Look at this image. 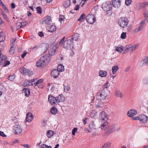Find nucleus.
Here are the masks:
<instances>
[{
	"instance_id": "1",
	"label": "nucleus",
	"mask_w": 148,
	"mask_h": 148,
	"mask_svg": "<svg viewBox=\"0 0 148 148\" xmlns=\"http://www.w3.org/2000/svg\"><path fill=\"white\" fill-rule=\"evenodd\" d=\"M115 126L116 125L115 124L110 125L108 122L106 121L101 125L100 127L102 130L105 131L104 135H109L115 132Z\"/></svg>"
},
{
	"instance_id": "2",
	"label": "nucleus",
	"mask_w": 148,
	"mask_h": 148,
	"mask_svg": "<svg viewBox=\"0 0 148 148\" xmlns=\"http://www.w3.org/2000/svg\"><path fill=\"white\" fill-rule=\"evenodd\" d=\"M78 39V34H75L71 37H68L64 44V47L66 48H73L74 44L73 41L77 40Z\"/></svg>"
},
{
	"instance_id": "3",
	"label": "nucleus",
	"mask_w": 148,
	"mask_h": 148,
	"mask_svg": "<svg viewBox=\"0 0 148 148\" xmlns=\"http://www.w3.org/2000/svg\"><path fill=\"white\" fill-rule=\"evenodd\" d=\"M129 23V21L127 18L122 17L118 21V24L119 26L124 29L127 26Z\"/></svg>"
},
{
	"instance_id": "4",
	"label": "nucleus",
	"mask_w": 148,
	"mask_h": 148,
	"mask_svg": "<svg viewBox=\"0 0 148 148\" xmlns=\"http://www.w3.org/2000/svg\"><path fill=\"white\" fill-rule=\"evenodd\" d=\"M106 96V94L105 92V90H103L97 93L96 97L97 100L101 101L105 99Z\"/></svg>"
},
{
	"instance_id": "5",
	"label": "nucleus",
	"mask_w": 148,
	"mask_h": 148,
	"mask_svg": "<svg viewBox=\"0 0 148 148\" xmlns=\"http://www.w3.org/2000/svg\"><path fill=\"white\" fill-rule=\"evenodd\" d=\"M86 19L90 24H93L96 21L95 16L92 14H89L86 16Z\"/></svg>"
},
{
	"instance_id": "6",
	"label": "nucleus",
	"mask_w": 148,
	"mask_h": 148,
	"mask_svg": "<svg viewBox=\"0 0 148 148\" xmlns=\"http://www.w3.org/2000/svg\"><path fill=\"white\" fill-rule=\"evenodd\" d=\"M51 56L48 54H45L41 58V60L44 62L46 66L49 62L51 60Z\"/></svg>"
},
{
	"instance_id": "7",
	"label": "nucleus",
	"mask_w": 148,
	"mask_h": 148,
	"mask_svg": "<svg viewBox=\"0 0 148 148\" xmlns=\"http://www.w3.org/2000/svg\"><path fill=\"white\" fill-rule=\"evenodd\" d=\"M102 8L104 11H110L112 8V5L110 2H107L102 5Z\"/></svg>"
},
{
	"instance_id": "8",
	"label": "nucleus",
	"mask_w": 148,
	"mask_h": 148,
	"mask_svg": "<svg viewBox=\"0 0 148 148\" xmlns=\"http://www.w3.org/2000/svg\"><path fill=\"white\" fill-rule=\"evenodd\" d=\"M20 71L21 73L24 75L30 76L33 74L32 71H30L26 68L23 67L21 68L20 69Z\"/></svg>"
},
{
	"instance_id": "9",
	"label": "nucleus",
	"mask_w": 148,
	"mask_h": 148,
	"mask_svg": "<svg viewBox=\"0 0 148 148\" xmlns=\"http://www.w3.org/2000/svg\"><path fill=\"white\" fill-rule=\"evenodd\" d=\"M37 80V78L33 79L31 80H28L25 81L24 83V85L25 86H28L34 85V82Z\"/></svg>"
},
{
	"instance_id": "10",
	"label": "nucleus",
	"mask_w": 148,
	"mask_h": 148,
	"mask_svg": "<svg viewBox=\"0 0 148 148\" xmlns=\"http://www.w3.org/2000/svg\"><path fill=\"white\" fill-rule=\"evenodd\" d=\"M57 49V47L55 45L51 46L50 49L49 51V54L50 56H53L55 55L56 53V50Z\"/></svg>"
},
{
	"instance_id": "11",
	"label": "nucleus",
	"mask_w": 148,
	"mask_h": 148,
	"mask_svg": "<svg viewBox=\"0 0 148 148\" xmlns=\"http://www.w3.org/2000/svg\"><path fill=\"white\" fill-rule=\"evenodd\" d=\"M42 24L45 23L46 24L49 25L52 23L51 18L50 16H47L45 17L43 20Z\"/></svg>"
},
{
	"instance_id": "12",
	"label": "nucleus",
	"mask_w": 148,
	"mask_h": 148,
	"mask_svg": "<svg viewBox=\"0 0 148 148\" xmlns=\"http://www.w3.org/2000/svg\"><path fill=\"white\" fill-rule=\"evenodd\" d=\"M48 101L51 105H54L57 102L56 99L52 95H49L48 98Z\"/></svg>"
},
{
	"instance_id": "13",
	"label": "nucleus",
	"mask_w": 148,
	"mask_h": 148,
	"mask_svg": "<svg viewBox=\"0 0 148 148\" xmlns=\"http://www.w3.org/2000/svg\"><path fill=\"white\" fill-rule=\"evenodd\" d=\"M99 119L100 120L106 121L108 119V115L104 111L102 112L99 115Z\"/></svg>"
},
{
	"instance_id": "14",
	"label": "nucleus",
	"mask_w": 148,
	"mask_h": 148,
	"mask_svg": "<svg viewBox=\"0 0 148 148\" xmlns=\"http://www.w3.org/2000/svg\"><path fill=\"white\" fill-rule=\"evenodd\" d=\"M137 113L136 110L131 109L129 110L127 113V115L130 117H132L135 115Z\"/></svg>"
},
{
	"instance_id": "15",
	"label": "nucleus",
	"mask_w": 148,
	"mask_h": 148,
	"mask_svg": "<svg viewBox=\"0 0 148 148\" xmlns=\"http://www.w3.org/2000/svg\"><path fill=\"white\" fill-rule=\"evenodd\" d=\"M140 122L143 123H145L147 121L148 117L144 114H141L139 116Z\"/></svg>"
},
{
	"instance_id": "16",
	"label": "nucleus",
	"mask_w": 148,
	"mask_h": 148,
	"mask_svg": "<svg viewBox=\"0 0 148 148\" xmlns=\"http://www.w3.org/2000/svg\"><path fill=\"white\" fill-rule=\"evenodd\" d=\"M112 4L114 7L118 8L121 6V0H112Z\"/></svg>"
},
{
	"instance_id": "17",
	"label": "nucleus",
	"mask_w": 148,
	"mask_h": 148,
	"mask_svg": "<svg viewBox=\"0 0 148 148\" xmlns=\"http://www.w3.org/2000/svg\"><path fill=\"white\" fill-rule=\"evenodd\" d=\"M33 119V114L30 113H28L27 114L26 121L27 122H31Z\"/></svg>"
},
{
	"instance_id": "18",
	"label": "nucleus",
	"mask_w": 148,
	"mask_h": 148,
	"mask_svg": "<svg viewBox=\"0 0 148 148\" xmlns=\"http://www.w3.org/2000/svg\"><path fill=\"white\" fill-rule=\"evenodd\" d=\"M47 29L49 32H52L56 31V27L54 25H51L50 26H48L47 27Z\"/></svg>"
},
{
	"instance_id": "19",
	"label": "nucleus",
	"mask_w": 148,
	"mask_h": 148,
	"mask_svg": "<svg viewBox=\"0 0 148 148\" xmlns=\"http://www.w3.org/2000/svg\"><path fill=\"white\" fill-rule=\"evenodd\" d=\"M7 60V57L5 55L2 54L0 57V65H3Z\"/></svg>"
},
{
	"instance_id": "20",
	"label": "nucleus",
	"mask_w": 148,
	"mask_h": 148,
	"mask_svg": "<svg viewBox=\"0 0 148 148\" xmlns=\"http://www.w3.org/2000/svg\"><path fill=\"white\" fill-rule=\"evenodd\" d=\"M59 72L56 69H54L52 71L51 75L55 78H56L59 75Z\"/></svg>"
},
{
	"instance_id": "21",
	"label": "nucleus",
	"mask_w": 148,
	"mask_h": 148,
	"mask_svg": "<svg viewBox=\"0 0 148 148\" xmlns=\"http://www.w3.org/2000/svg\"><path fill=\"white\" fill-rule=\"evenodd\" d=\"M138 45H128V47L129 48V51L130 53H132L133 51H134L136 49V48L138 46Z\"/></svg>"
},
{
	"instance_id": "22",
	"label": "nucleus",
	"mask_w": 148,
	"mask_h": 148,
	"mask_svg": "<svg viewBox=\"0 0 148 148\" xmlns=\"http://www.w3.org/2000/svg\"><path fill=\"white\" fill-rule=\"evenodd\" d=\"M57 103L63 102L65 100V97L62 94H61L58 96L56 99Z\"/></svg>"
},
{
	"instance_id": "23",
	"label": "nucleus",
	"mask_w": 148,
	"mask_h": 148,
	"mask_svg": "<svg viewBox=\"0 0 148 148\" xmlns=\"http://www.w3.org/2000/svg\"><path fill=\"white\" fill-rule=\"evenodd\" d=\"M22 131V129L21 126L19 125H18L15 128L14 133L17 134H19L21 133Z\"/></svg>"
},
{
	"instance_id": "24",
	"label": "nucleus",
	"mask_w": 148,
	"mask_h": 148,
	"mask_svg": "<svg viewBox=\"0 0 148 148\" xmlns=\"http://www.w3.org/2000/svg\"><path fill=\"white\" fill-rule=\"evenodd\" d=\"M44 79H40L38 80V79L36 81V82H34V84L35 86H37L39 88H42V86L39 87V85L43 81Z\"/></svg>"
},
{
	"instance_id": "25",
	"label": "nucleus",
	"mask_w": 148,
	"mask_h": 148,
	"mask_svg": "<svg viewBox=\"0 0 148 148\" xmlns=\"http://www.w3.org/2000/svg\"><path fill=\"white\" fill-rule=\"evenodd\" d=\"M36 65L37 66L44 67L45 66V64L44 62H43V61L41 60V58L40 59L37 61L36 63Z\"/></svg>"
},
{
	"instance_id": "26",
	"label": "nucleus",
	"mask_w": 148,
	"mask_h": 148,
	"mask_svg": "<svg viewBox=\"0 0 148 148\" xmlns=\"http://www.w3.org/2000/svg\"><path fill=\"white\" fill-rule=\"evenodd\" d=\"M107 72L101 70L99 71V75L101 77H105L107 75Z\"/></svg>"
},
{
	"instance_id": "27",
	"label": "nucleus",
	"mask_w": 148,
	"mask_h": 148,
	"mask_svg": "<svg viewBox=\"0 0 148 148\" xmlns=\"http://www.w3.org/2000/svg\"><path fill=\"white\" fill-rule=\"evenodd\" d=\"M25 93V96L26 97H28L30 94V91L28 88H24L23 89Z\"/></svg>"
},
{
	"instance_id": "28",
	"label": "nucleus",
	"mask_w": 148,
	"mask_h": 148,
	"mask_svg": "<svg viewBox=\"0 0 148 148\" xmlns=\"http://www.w3.org/2000/svg\"><path fill=\"white\" fill-rule=\"evenodd\" d=\"M115 95L116 96L119 98H122L123 95L122 93L119 91L116 90L115 92Z\"/></svg>"
},
{
	"instance_id": "29",
	"label": "nucleus",
	"mask_w": 148,
	"mask_h": 148,
	"mask_svg": "<svg viewBox=\"0 0 148 148\" xmlns=\"http://www.w3.org/2000/svg\"><path fill=\"white\" fill-rule=\"evenodd\" d=\"M27 24V22H19L18 23H17V25H18L17 26H19L18 27L17 29L21 28V27L25 26Z\"/></svg>"
},
{
	"instance_id": "30",
	"label": "nucleus",
	"mask_w": 148,
	"mask_h": 148,
	"mask_svg": "<svg viewBox=\"0 0 148 148\" xmlns=\"http://www.w3.org/2000/svg\"><path fill=\"white\" fill-rule=\"evenodd\" d=\"M64 66L63 65L60 64L58 66L57 70L59 72H62L64 70Z\"/></svg>"
},
{
	"instance_id": "31",
	"label": "nucleus",
	"mask_w": 148,
	"mask_h": 148,
	"mask_svg": "<svg viewBox=\"0 0 148 148\" xmlns=\"http://www.w3.org/2000/svg\"><path fill=\"white\" fill-rule=\"evenodd\" d=\"M54 134V132L51 130L48 131L47 133V135L48 137L51 138Z\"/></svg>"
},
{
	"instance_id": "32",
	"label": "nucleus",
	"mask_w": 148,
	"mask_h": 148,
	"mask_svg": "<svg viewBox=\"0 0 148 148\" xmlns=\"http://www.w3.org/2000/svg\"><path fill=\"white\" fill-rule=\"evenodd\" d=\"M145 7L144 3H138L136 5V8L138 10H139L141 8H144Z\"/></svg>"
},
{
	"instance_id": "33",
	"label": "nucleus",
	"mask_w": 148,
	"mask_h": 148,
	"mask_svg": "<svg viewBox=\"0 0 148 148\" xmlns=\"http://www.w3.org/2000/svg\"><path fill=\"white\" fill-rule=\"evenodd\" d=\"M71 5V2L70 0H66L64 3V8H67Z\"/></svg>"
},
{
	"instance_id": "34",
	"label": "nucleus",
	"mask_w": 148,
	"mask_h": 148,
	"mask_svg": "<svg viewBox=\"0 0 148 148\" xmlns=\"http://www.w3.org/2000/svg\"><path fill=\"white\" fill-rule=\"evenodd\" d=\"M58 111L57 109L55 107H53L51 108V113L53 114H56Z\"/></svg>"
},
{
	"instance_id": "35",
	"label": "nucleus",
	"mask_w": 148,
	"mask_h": 148,
	"mask_svg": "<svg viewBox=\"0 0 148 148\" xmlns=\"http://www.w3.org/2000/svg\"><path fill=\"white\" fill-rule=\"evenodd\" d=\"M89 127L92 130L95 129V125L94 121H92L90 123Z\"/></svg>"
},
{
	"instance_id": "36",
	"label": "nucleus",
	"mask_w": 148,
	"mask_h": 148,
	"mask_svg": "<svg viewBox=\"0 0 148 148\" xmlns=\"http://www.w3.org/2000/svg\"><path fill=\"white\" fill-rule=\"evenodd\" d=\"M119 69L118 66H114L112 68V71L113 74H114Z\"/></svg>"
},
{
	"instance_id": "37",
	"label": "nucleus",
	"mask_w": 148,
	"mask_h": 148,
	"mask_svg": "<svg viewBox=\"0 0 148 148\" xmlns=\"http://www.w3.org/2000/svg\"><path fill=\"white\" fill-rule=\"evenodd\" d=\"M97 112L95 110H93L91 112L90 114V116L92 118H94L96 116Z\"/></svg>"
},
{
	"instance_id": "38",
	"label": "nucleus",
	"mask_w": 148,
	"mask_h": 148,
	"mask_svg": "<svg viewBox=\"0 0 148 148\" xmlns=\"http://www.w3.org/2000/svg\"><path fill=\"white\" fill-rule=\"evenodd\" d=\"M142 28L143 26H139L138 27L134 29L133 31V32H134V33H137L140 31Z\"/></svg>"
},
{
	"instance_id": "39",
	"label": "nucleus",
	"mask_w": 148,
	"mask_h": 148,
	"mask_svg": "<svg viewBox=\"0 0 148 148\" xmlns=\"http://www.w3.org/2000/svg\"><path fill=\"white\" fill-rule=\"evenodd\" d=\"M111 145V143L108 142L106 143L104 145L101 147V148H109Z\"/></svg>"
},
{
	"instance_id": "40",
	"label": "nucleus",
	"mask_w": 148,
	"mask_h": 148,
	"mask_svg": "<svg viewBox=\"0 0 148 148\" xmlns=\"http://www.w3.org/2000/svg\"><path fill=\"white\" fill-rule=\"evenodd\" d=\"M116 50L118 52H121L123 50V47L122 46H121L119 47H116Z\"/></svg>"
},
{
	"instance_id": "41",
	"label": "nucleus",
	"mask_w": 148,
	"mask_h": 148,
	"mask_svg": "<svg viewBox=\"0 0 148 148\" xmlns=\"http://www.w3.org/2000/svg\"><path fill=\"white\" fill-rule=\"evenodd\" d=\"M64 92H67L70 90V86L69 85L65 86H64Z\"/></svg>"
},
{
	"instance_id": "42",
	"label": "nucleus",
	"mask_w": 148,
	"mask_h": 148,
	"mask_svg": "<svg viewBox=\"0 0 148 148\" xmlns=\"http://www.w3.org/2000/svg\"><path fill=\"white\" fill-rule=\"evenodd\" d=\"M85 14H82L80 16V17L77 20L78 21H82L85 18Z\"/></svg>"
},
{
	"instance_id": "43",
	"label": "nucleus",
	"mask_w": 148,
	"mask_h": 148,
	"mask_svg": "<svg viewBox=\"0 0 148 148\" xmlns=\"http://www.w3.org/2000/svg\"><path fill=\"white\" fill-rule=\"evenodd\" d=\"M124 53H127V52H130L129 51V48L128 47V45H126L124 48Z\"/></svg>"
},
{
	"instance_id": "44",
	"label": "nucleus",
	"mask_w": 148,
	"mask_h": 148,
	"mask_svg": "<svg viewBox=\"0 0 148 148\" xmlns=\"http://www.w3.org/2000/svg\"><path fill=\"white\" fill-rule=\"evenodd\" d=\"M15 78V75H10L8 77V79L11 81H13Z\"/></svg>"
},
{
	"instance_id": "45",
	"label": "nucleus",
	"mask_w": 148,
	"mask_h": 148,
	"mask_svg": "<svg viewBox=\"0 0 148 148\" xmlns=\"http://www.w3.org/2000/svg\"><path fill=\"white\" fill-rule=\"evenodd\" d=\"M49 47V44L46 43L45 44L43 45V49L45 51H46Z\"/></svg>"
},
{
	"instance_id": "46",
	"label": "nucleus",
	"mask_w": 148,
	"mask_h": 148,
	"mask_svg": "<svg viewBox=\"0 0 148 148\" xmlns=\"http://www.w3.org/2000/svg\"><path fill=\"white\" fill-rule=\"evenodd\" d=\"M126 32H123L121 34V38L122 39H125L126 38Z\"/></svg>"
},
{
	"instance_id": "47",
	"label": "nucleus",
	"mask_w": 148,
	"mask_h": 148,
	"mask_svg": "<svg viewBox=\"0 0 148 148\" xmlns=\"http://www.w3.org/2000/svg\"><path fill=\"white\" fill-rule=\"evenodd\" d=\"M9 52L11 55H13L14 52V49L13 47H11L10 50L9 51Z\"/></svg>"
},
{
	"instance_id": "48",
	"label": "nucleus",
	"mask_w": 148,
	"mask_h": 148,
	"mask_svg": "<svg viewBox=\"0 0 148 148\" xmlns=\"http://www.w3.org/2000/svg\"><path fill=\"white\" fill-rule=\"evenodd\" d=\"M2 33H0V42H3L5 40V38L2 35Z\"/></svg>"
},
{
	"instance_id": "49",
	"label": "nucleus",
	"mask_w": 148,
	"mask_h": 148,
	"mask_svg": "<svg viewBox=\"0 0 148 148\" xmlns=\"http://www.w3.org/2000/svg\"><path fill=\"white\" fill-rule=\"evenodd\" d=\"M64 17L63 16H62L61 15H60L59 17V19L61 23H64Z\"/></svg>"
},
{
	"instance_id": "50",
	"label": "nucleus",
	"mask_w": 148,
	"mask_h": 148,
	"mask_svg": "<svg viewBox=\"0 0 148 148\" xmlns=\"http://www.w3.org/2000/svg\"><path fill=\"white\" fill-rule=\"evenodd\" d=\"M143 61L144 63L146 65L148 66V57H145Z\"/></svg>"
},
{
	"instance_id": "51",
	"label": "nucleus",
	"mask_w": 148,
	"mask_h": 148,
	"mask_svg": "<svg viewBox=\"0 0 148 148\" xmlns=\"http://www.w3.org/2000/svg\"><path fill=\"white\" fill-rule=\"evenodd\" d=\"M15 42V40L13 38H12L11 40V43L10 44L11 47H13Z\"/></svg>"
},
{
	"instance_id": "52",
	"label": "nucleus",
	"mask_w": 148,
	"mask_h": 148,
	"mask_svg": "<svg viewBox=\"0 0 148 148\" xmlns=\"http://www.w3.org/2000/svg\"><path fill=\"white\" fill-rule=\"evenodd\" d=\"M37 12L39 14H41L42 13V10L41 8L39 6L36 8Z\"/></svg>"
},
{
	"instance_id": "53",
	"label": "nucleus",
	"mask_w": 148,
	"mask_h": 148,
	"mask_svg": "<svg viewBox=\"0 0 148 148\" xmlns=\"http://www.w3.org/2000/svg\"><path fill=\"white\" fill-rule=\"evenodd\" d=\"M132 2L131 0H125V4L127 5L128 6L131 4Z\"/></svg>"
},
{
	"instance_id": "54",
	"label": "nucleus",
	"mask_w": 148,
	"mask_h": 148,
	"mask_svg": "<svg viewBox=\"0 0 148 148\" xmlns=\"http://www.w3.org/2000/svg\"><path fill=\"white\" fill-rule=\"evenodd\" d=\"M42 148H52L50 146H48L45 144H43L41 146Z\"/></svg>"
},
{
	"instance_id": "55",
	"label": "nucleus",
	"mask_w": 148,
	"mask_h": 148,
	"mask_svg": "<svg viewBox=\"0 0 148 148\" xmlns=\"http://www.w3.org/2000/svg\"><path fill=\"white\" fill-rule=\"evenodd\" d=\"M77 131V128H74L72 130V134L74 136L75 134V132Z\"/></svg>"
},
{
	"instance_id": "56",
	"label": "nucleus",
	"mask_w": 148,
	"mask_h": 148,
	"mask_svg": "<svg viewBox=\"0 0 148 148\" xmlns=\"http://www.w3.org/2000/svg\"><path fill=\"white\" fill-rule=\"evenodd\" d=\"M144 15L146 18V20L147 22L148 23V12H146L144 13Z\"/></svg>"
},
{
	"instance_id": "57",
	"label": "nucleus",
	"mask_w": 148,
	"mask_h": 148,
	"mask_svg": "<svg viewBox=\"0 0 148 148\" xmlns=\"http://www.w3.org/2000/svg\"><path fill=\"white\" fill-rule=\"evenodd\" d=\"M65 38V37H64L62 39L60 42V45H62L63 44V43L64 41V40Z\"/></svg>"
},
{
	"instance_id": "58",
	"label": "nucleus",
	"mask_w": 148,
	"mask_h": 148,
	"mask_svg": "<svg viewBox=\"0 0 148 148\" xmlns=\"http://www.w3.org/2000/svg\"><path fill=\"white\" fill-rule=\"evenodd\" d=\"M10 64V62L7 60L5 61V62L3 64L4 66H7L8 65H9Z\"/></svg>"
},
{
	"instance_id": "59",
	"label": "nucleus",
	"mask_w": 148,
	"mask_h": 148,
	"mask_svg": "<svg viewBox=\"0 0 148 148\" xmlns=\"http://www.w3.org/2000/svg\"><path fill=\"white\" fill-rule=\"evenodd\" d=\"M132 117V119L133 120H139L140 119L139 116H135L134 117L133 116Z\"/></svg>"
},
{
	"instance_id": "60",
	"label": "nucleus",
	"mask_w": 148,
	"mask_h": 148,
	"mask_svg": "<svg viewBox=\"0 0 148 148\" xmlns=\"http://www.w3.org/2000/svg\"><path fill=\"white\" fill-rule=\"evenodd\" d=\"M27 53L26 51H25L21 55V57L22 58H24L26 55V54Z\"/></svg>"
},
{
	"instance_id": "61",
	"label": "nucleus",
	"mask_w": 148,
	"mask_h": 148,
	"mask_svg": "<svg viewBox=\"0 0 148 148\" xmlns=\"http://www.w3.org/2000/svg\"><path fill=\"white\" fill-rule=\"evenodd\" d=\"M0 136L3 137L6 136V135L3 132L0 131Z\"/></svg>"
},
{
	"instance_id": "62",
	"label": "nucleus",
	"mask_w": 148,
	"mask_h": 148,
	"mask_svg": "<svg viewBox=\"0 0 148 148\" xmlns=\"http://www.w3.org/2000/svg\"><path fill=\"white\" fill-rule=\"evenodd\" d=\"M108 82H107L103 86V88H107L108 86Z\"/></svg>"
},
{
	"instance_id": "63",
	"label": "nucleus",
	"mask_w": 148,
	"mask_h": 148,
	"mask_svg": "<svg viewBox=\"0 0 148 148\" xmlns=\"http://www.w3.org/2000/svg\"><path fill=\"white\" fill-rule=\"evenodd\" d=\"M87 119V117H85L84 118V119L82 120V121H83V123L84 125H85L87 123V122L86 121V120Z\"/></svg>"
},
{
	"instance_id": "64",
	"label": "nucleus",
	"mask_w": 148,
	"mask_h": 148,
	"mask_svg": "<svg viewBox=\"0 0 148 148\" xmlns=\"http://www.w3.org/2000/svg\"><path fill=\"white\" fill-rule=\"evenodd\" d=\"M38 35L40 36V37H42L43 36H44V34L42 32H40L38 33Z\"/></svg>"
}]
</instances>
